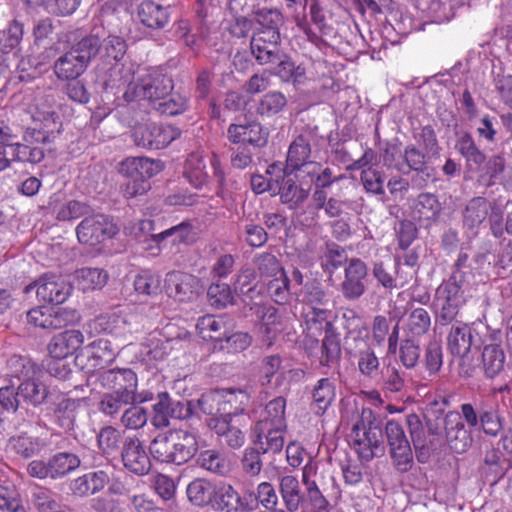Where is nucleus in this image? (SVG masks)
<instances>
[{
	"mask_svg": "<svg viewBox=\"0 0 512 512\" xmlns=\"http://www.w3.org/2000/svg\"><path fill=\"white\" fill-rule=\"evenodd\" d=\"M8 448L18 457L30 459L45 448V442L38 436L21 432L9 438Z\"/></svg>",
	"mask_w": 512,
	"mask_h": 512,
	"instance_id": "obj_30",
	"label": "nucleus"
},
{
	"mask_svg": "<svg viewBox=\"0 0 512 512\" xmlns=\"http://www.w3.org/2000/svg\"><path fill=\"white\" fill-rule=\"evenodd\" d=\"M24 25L17 19L9 21L6 28L0 30V50L9 53L17 48L23 38Z\"/></svg>",
	"mask_w": 512,
	"mask_h": 512,
	"instance_id": "obj_55",
	"label": "nucleus"
},
{
	"mask_svg": "<svg viewBox=\"0 0 512 512\" xmlns=\"http://www.w3.org/2000/svg\"><path fill=\"white\" fill-rule=\"evenodd\" d=\"M180 135L177 127L155 123L137 124L132 130L135 145L150 150L163 149Z\"/></svg>",
	"mask_w": 512,
	"mask_h": 512,
	"instance_id": "obj_14",
	"label": "nucleus"
},
{
	"mask_svg": "<svg viewBox=\"0 0 512 512\" xmlns=\"http://www.w3.org/2000/svg\"><path fill=\"white\" fill-rule=\"evenodd\" d=\"M384 433L393 465L400 473L410 471L414 465L411 444L401 424L394 419L386 422Z\"/></svg>",
	"mask_w": 512,
	"mask_h": 512,
	"instance_id": "obj_9",
	"label": "nucleus"
},
{
	"mask_svg": "<svg viewBox=\"0 0 512 512\" xmlns=\"http://www.w3.org/2000/svg\"><path fill=\"white\" fill-rule=\"evenodd\" d=\"M117 231L113 221L104 214L86 216L76 228L79 242L90 246L98 245L112 238Z\"/></svg>",
	"mask_w": 512,
	"mask_h": 512,
	"instance_id": "obj_15",
	"label": "nucleus"
},
{
	"mask_svg": "<svg viewBox=\"0 0 512 512\" xmlns=\"http://www.w3.org/2000/svg\"><path fill=\"white\" fill-rule=\"evenodd\" d=\"M279 189L281 203L290 209H298L308 199L311 185L308 183L297 184L289 176H285Z\"/></svg>",
	"mask_w": 512,
	"mask_h": 512,
	"instance_id": "obj_32",
	"label": "nucleus"
},
{
	"mask_svg": "<svg viewBox=\"0 0 512 512\" xmlns=\"http://www.w3.org/2000/svg\"><path fill=\"white\" fill-rule=\"evenodd\" d=\"M135 400L136 398L127 394L105 393L99 402V410L106 415L114 416L125 406L133 404Z\"/></svg>",
	"mask_w": 512,
	"mask_h": 512,
	"instance_id": "obj_63",
	"label": "nucleus"
},
{
	"mask_svg": "<svg viewBox=\"0 0 512 512\" xmlns=\"http://www.w3.org/2000/svg\"><path fill=\"white\" fill-rule=\"evenodd\" d=\"M351 438L361 460L368 462L385 454L383 431L364 432L359 430V425H353Z\"/></svg>",
	"mask_w": 512,
	"mask_h": 512,
	"instance_id": "obj_21",
	"label": "nucleus"
},
{
	"mask_svg": "<svg viewBox=\"0 0 512 512\" xmlns=\"http://www.w3.org/2000/svg\"><path fill=\"white\" fill-rule=\"evenodd\" d=\"M222 401L221 389H216L203 393L197 404L199 409L210 418H224Z\"/></svg>",
	"mask_w": 512,
	"mask_h": 512,
	"instance_id": "obj_61",
	"label": "nucleus"
},
{
	"mask_svg": "<svg viewBox=\"0 0 512 512\" xmlns=\"http://www.w3.org/2000/svg\"><path fill=\"white\" fill-rule=\"evenodd\" d=\"M121 459L128 471L139 476L147 475L152 467L142 442L136 436H127L123 439Z\"/></svg>",
	"mask_w": 512,
	"mask_h": 512,
	"instance_id": "obj_20",
	"label": "nucleus"
},
{
	"mask_svg": "<svg viewBox=\"0 0 512 512\" xmlns=\"http://www.w3.org/2000/svg\"><path fill=\"white\" fill-rule=\"evenodd\" d=\"M255 503L246 491L241 495L231 484L220 483L212 508L216 512H251Z\"/></svg>",
	"mask_w": 512,
	"mask_h": 512,
	"instance_id": "obj_19",
	"label": "nucleus"
},
{
	"mask_svg": "<svg viewBox=\"0 0 512 512\" xmlns=\"http://www.w3.org/2000/svg\"><path fill=\"white\" fill-rule=\"evenodd\" d=\"M287 106L286 96L279 91H269L260 99L256 112L263 117H272Z\"/></svg>",
	"mask_w": 512,
	"mask_h": 512,
	"instance_id": "obj_54",
	"label": "nucleus"
},
{
	"mask_svg": "<svg viewBox=\"0 0 512 512\" xmlns=\"http://www.w3.org/2000/svg\"><path fill=\"white\" fill-rule=\"evenodd\" d=\"M423 149L415 144H409L404 148L403 160L410 171L416 173L412 182L419 187H426L429 181L436 179L434 160L440 158V146L436 132L431 125L421 127L420 132L414 135Z\"/></svg>",
	"mask_w": 512,
	"mask_h": 512,
	"instance_id": "obj_1",
	"label": "nucleus"
},
{
	"mask_svg": "<svg viewBox=\"0 0 512 512\" xmlns=\"http://www.w3.org/2000/svg\"><path fill=\"white\" fill-rule=\"evenodd\" d=\"M507 469L508 461L500 451L491 449L485 453L481 472L491 483H496L501 479Z\"/></svg>",
	"mask_w": 512,
	"mask_h": 512,
	"instance_id": "obj_46",
	"label": "nucleus"
},
{
	"mask_svg": "<svg viewBox=\"0 0 512 512\" xmlns=\"http://www.w3.org/2000/svg\"><path fill=\"white\" fill-rule=\"evenodd\" d=\"M87 47H90L89 53L93 59L99 61L96 71L106 74L117 63H119L127 51L126 41L117 35H108L101 39V37L92 31L90 34L84 36Z\"/></svg>",
	"mask_w": 512,
	"mask_h": 512,
	"instance_id": "obj_6",
	"label": "nucleus"
},
{
	"mask_svg": "<svg viewBox=\"0 0 512 512\" xmlns=\"http://www.w3.org/2000/svg\"><path fill=\"white\" fill-rule=\"evenodd\" d=\"M34 288L40 301L53 305L64 303L72 291V286L60 277L47 275L26 286L24 292L29 293Z\"/></svg>",
	"mask_w": 512,
	"mask_h": 512,
	"instance_id": "obj_18",
	"label": "nucleus"
},
{
	"mask_svg": "<svg viewBox=\"0 0 512 512\" xmlns=\"http://www.w3.org/2000/svg\"><path fill=\"white\" fill-rule=\"evenodd\" d=\"M17 390L20 398L35 407L43 404L49 395L48 387L34 376L21 381Z\"/></svg>",
	"mask_w": 512,
	"mask_h": 512,
	"instance_id": "obj_47",
	"label": "nucleus"
},
{
	"mask_svg": "<svg viewBox=\"0 0 512 512\" xmlns=\"http://www.w3.org/2000/svg\"><path fill=\"white\" fill-rule=\"evenodd\" d=\"M108 481L107 473L100 470L76 478L71 482L70 489L74 495L84 497L100 492Z\"/></svg>",
	"mask_w": 512,
	"mask_h": 512,
	"instance_id": "obj_34",
	"label": "nucleus"
},
{
	"mask_svg": "<svg viewBox=\"0 0 512 512\" xmlns=\"http://www.w3.org/2000/svg\"><path fill=\"white\" fill-rule=\"evenodd\" d=\"M506 355L499 344L485 345L481 355L482 368L487 378L499 375L505 366Z\"/></svg>",
	"mask_w": 512,
	"mask_h": 512,
	"instance_id": "obj_40",
	"label": "nucleus"
},
{
	"mask_svg": "<svg viewBox=\"0 0 512 512\" xmlns=\"http://www.w3.org/2000/svg\"><path fill=\"white\" fill-rule=\"evenodd\" d=\"M207 297L210 305L216 309H224L234 303L231 287L221 281L213 282L208 290Z\"/></svg>",
	"mask_w": 512,
	"mask_h": 512,
	"instance_id": "obj_58",
	"label": "nucleus"
},
{
	"mask_svg": "<svg viewBox=\"0 0 512 512\" xmlns=\"http://www.w3.org/2000/svg\"><path fill=\"white\" fill-rule=\"evenodd\" d=\"M442 204L436 195L432 193H421L415 203V212L420 220L436 222L441 214Z\"/></svg>",
	"mask_w": 512,
	"mask_h": 512,
	"instance_id": "obj_49",
	"label": "nucleus"
},
{
	"mask_svg": "<svg viewBox=\"0 0 512 512\" xmlns=\"http://www.w3.org/2000/svg\"><path fill=\"white\" fill-rule=\"evenodd\" d=\"M167 239H171L172 244H191L194 241L191 224L188 222H182L160 233L152 235V240L157 244H160Z\"/></svg>",
	"mask_w": 512,
	"mask_h": 512,
	"instance_id": "obj_51",
	"label": "nucleus"
},
{
	"mask_svg": "<svg viewBox=\"0 0 512 512\" xmlns=\"http://www.w3.org/2000/svg\"><path fill=\"white\" fill-rule=\"evenodd\" d=\"M280 59L272 64L274 66L273 73L279 76L283 81L288 82L293 80L299 82L305 74V69L301 66H296L291 58L285 53L280 54Z\"/></svg>",
	"mask_w": 512,
	"mask_h": 512,
	"instance_id": "obj_60",
	"label": "nucleus"
},
{
	"mask_svg": "<svg viewBox=\"0 0 512 512\" xmlns=\"http://www.w3.org/2000/svg\"><path fill=\"white\" fill-rule=\"evenodd\" d=\"M268 131L257 121L232 123L227 128L226 137L231 144L249 145L262 148L268 142Z\"/></svg>",
	"mask_w": 512,
	"mask_h": 512,
	"instance_id": "obj_17",
	"label": "nucleus"
},
{
	"mask_svg": "<svg viewBox=\"0 0 512 512\" xmlns=\"http://www.w3.org/2000/svg\"><path fill=\"white\" fill-rule=\"evenodd\" d=\"M78 401L65 398L56 404L53 409L52 419L57 428L65 433L72 434L75 430Z\"/></svg>",
	"mask_w": 512,
	"mask_h": 512,
	"instance_id": "obj_33",
	"label": "nucleus"
},
{
	"mask_svg": "<svg viewBox=\"0 0 512 512\" xmlns=\"http://www.w3.org/2000/svg\"><path fill=\"white\" fill-rule=\"evenodd\" d=\"M208 426L219 436L220 442L232 449H238L245 443L242 430L231 424L226 418H209Z\"/></svg>",
	"mask_w": 512,
	"mask_h": 512,
	"instance_id": "obj_31",
	"label": "nucleus"
},
{
	"mask_svg": "<svg viewBox=\"0 0 512 512\" xmlns=\"http://www.w3.org/2000/svg\"><path fill=\"white\" fill-rule=\"evenodd\" d=\"M280 35L264 36L254 33L250 40L251 53L259 65L275 64L283 52L280 49Z\"/></svg>",
	"mask_w": 512,
	"mask_h": 512,
	"instance_id": "obj_24",
	"label": "nucleus"
},
{
	"mask_svg": "<svg viewBox=\"0 0 512 512\" xmlns=\"http://www.w3.org/2000/svg\"><path fill=\"white\" fill-rule=\"evenodd\" d=\"M460 409L466 424L469 427H479L487 436L497 437L504 430L505 419L498 404L488 399L463 403Z\"/></svg>",
	"mask_w": 512,
	"mask_h": 512,
	"instance_id": "obj_4",
	"label": "nucleus"
},
{
	"mask_svg": "<svg viewBox=\"0 0 512 512\" xmlns=\"http://www.w3.org/2000/svg\"><path fill=\"white\" fill-rule=\"evenodd\" d=\"M302 482L305 486L304 503H308L316 512H328L330 503L314 480L303 472Z\"/></svg>",
	"mask_w": 512,
	"mask_h": 512,
	"instance_id": "obj_52",
	"label": "nucleus"
},
{
	"mask_svg": "<svg viewBox=\"0 0 512 512\" xmlns=\"http://www.w3.org/2000/svg\"><path fill=\"white\" fill-rule=\"evenodd\" d=\"M246 494H251V496L254 498V502H256L253 505V510H256L259 504H261L268 510H274L278 512L276 509L278 504V496L271 483L262 482L258 485L256 492L252 490H246Z\"/></svg>",
	"mask_w": 512,
	"mask_h": 512,
	"instance_id": "obj_62",
	"label": "nucleus"
},
{
	"mask_svg": "<svg viewBox=\"0 0 512 512\" xmlns=\"http://www.w3.org/2000/svg\"><path fill=\"white\" fill-rule=\"evenodd\" d=\"M196 328L204 340L223 341L228 332L224 319L212 315L201 317Z\"/></svg>",
	"mask_w": 512,
	"mask_h": 512,
	"instance_id": "obj_48",
	"label": "nucleus"
},
{
	"mask_svg": "<svg viewBox=\"0 0 512 512\" xmlns=\"http://www.w3.org/2000/svg\"><path fill=\"white\" fill-rule=\"evenodd\" d=\"M279 491L288 511L295 512L304 504V493H302L299 481L295 476L281 477Z\"/></svg>",
	"mask_w": 512,
	"mask_h": 512,
	"instance_id": "obj_41",
	"label": "nucleus"
},
{
	"mask_svg": "<svg viewBox=\"0 0 512 512\" xmlns=\"http://www.w3.org/2000/svg\"><path fill=\"white\" fill-rule=\"evenodd\" d=\"M89 48L82 37L58 57L52 67L57 79L60 81L78 79L92 61Z\"/></svg>",
	"mask_w": 512,
	"mask_h": 512,
	"instance_id": "obj_7",
	"label": "nucleus"
},
{
	"mask_svg": "<svg viewBox=\"0 0 512 512\" xmlns=\"http://www.w3.org/2000/svg\"><path fill=\"white\" fill-rule=\"evenodd\" d=\"M368 267L360 258H351L344 269V280L340 284V291L348 301L360 299L366 291Z\"/></svg>",
	"mask_w": 512,
	"mask_h": 512,
	"instance_id": "obj_16",
	"label": "nucleus"
},
{
	"mask_svg": "<svg viewBox=\"0 0 512 512\" xmlns=\"http://www.w3.org/2000/svg\"><path fill=\"white\" fill-rule=\"evenodd\" d=\"M285 428L269 426L267 421H258L254 427V445L262 454L279 453L284 446L283 431Z\"/></svg>",
	"mask_w": 512,
	"mask_h": 512,
	"instance_id": "obj_25",
	"label": "nucleus"
},
{
	"mask_svg": "<svg viewBox=\"0 0 512 512\" xmlns=\"http://www.w3.org/2000/svg\"><path fill=\"white\" fill-rule=\"evenodd\" d=\"M267 291L271 299L280 305H284L290 300V279L286 272L271 278L267 284Z\"/></svg>",
	"mask_w": 512,
	"mask_h": 512,
	"instance_id": "obj_59",
	"label": "nucleus"
},
{
	"mask_svg": "<svg viewBox=\"0 0 512 512\" xmlns=\"http://www.w3.org/2000/svg\"><path fill=\"white\" fill-rule=\"evenodd\" d=\"M406 426L419 463H427L432 453H440L444 442L436 436H428L425 422L420 415L410 413L406 416Z\"/></svg>",
	"mask_w": 512,
	"mask_h": 512,
	"instance_id": "obj_12",
	"label": "nucleus"
},
{
	"mask_svg": "<svg viewBox=\"0 0 512 512\" xmlns=\"http://www.w3.org/2000/svg\"><path fill=\"white\" fill-rule=\"evenodd\" d=\"M50 478L59 479L75 471L81 464L79 456L72 452H58L49 458Z\"/></svg>",
	"mask_w": 512,
	"mask_h": 512,
	"instance_id": "obj_44",
	"label": "nucleus"
},
{
	"mask_svg": "<svg viewBox=\"0 0 512 512\" xmlns=\"http://www.w3.org/2000/svg\"><path fill=\"white\" fill-rule=\"evenodd\" d=\"M447 340L451 354L461 358L465 357L476 345L472 328L462 322L452 325Z\"/></svg>",
	"mask_w": 512,
	"mask_h": 512,
	"instance_id": "obj_28",
	"label": "nucleus"
},
{
	"mask_svg": "<svg viewBox=\"0 0 512 512\" xmlns=\"http://www.w3.org/2000/svg\"><path fill=\"white\" fill-rule=\"evenodd\" d=\"M311 156L310 140L305 134H299L290 144L286 166L282 169L280 164L273 163L268 166L267 174H273L275 170L283 171V176H290L294 171H302L306 174H315L320 169V164L309 161Z\"/></svg>",
	"mask_w": 512,
	"mask_h": 512,
	"instance_id": "obj_8",
	"label": "nucleus"
},
{
	"mask_svg": "<svg viewBox=\"0 0 512 512\" xmlns=\"http://www.w3.org/2000/svg\"><path fill=\"white\" fill-rule=\"evenodd\" d=\"M81 288L85 290L101 289L108 280V273L104 269L84 267L76 271Z\"/></svg>",
	"mask_w": 512,
	"mask_h": 512,
	"instance_id": "obj_56",
	"label": "nucleus"
},
{
	"mask_svg": "<svg viewBox=\"0 0 512 512\" xmlns=\"http://www.w3.org/2000/svg\"><path fill=\"white\" fill-rule=\"evenodd\" d=\"M98 381L103 388L112 393L127 394V396L136 398L137 376L129 368L102 371L98 374Z\"/></svg>",
	"mask_w": 512,
	"mask_h": 512,
	"instance_id": "obj_22",
	"label": "nucleus"
},
{
	"mask_svg": "<svg viewBox=\"0 0 512 512\" xmlns=\"http://www.w3.org/2000/svg\"><path fill=\"white\" fill-rule=\"evenodd\" d=\"M84 336L79 330H66L54 335L47 345L49 356L65 359L83 344Z\"/></svg>",
	"mask_w": 512,
	"mask_h": 512,
	"instance_id": "obj_26",
	"label": "nucleus"
},
{
	"mask_svg": "<svg viewBox=\"0 0 512 512\" xmlns=\"http://www.w3.org/2000/svg\"><path fill=\"white\" fill-rule=\"evenodd\" d=\"M491 204L485 197L471 198L462 212L464 226L469 229L479 227L486 220Z\"/></svg>",
	"mask_w": 512,
	"mask_h": 512,
	"instance_id": "obj_39",
	"label": "nucleus"
},
{
	"mask_svg": "<svg viewBox=\"0 0 512 512\" xmlns=\"http://www.w3.org/2000/svg\"><path fill=\"white\" fill-rule=\"evenodd\" d=\"M341 359V345L338 335L330 322H326L325 336L321 345L320 364L322 366H337Z\"/></svg>",
	"mask_w": 512,
	"mask_h": 512,
	"instance_id": "obj_37",
	"label": "nucleus"
},
{
	"mask_svg": "<svg viewBox=\"0 0 512 512\" xmlns=\"http://www.w3.org/2000/svg\"><path fill=\"white\" fill-rule=\"evenodd\" d=\"M27 322L44 330H57L80 321L75 309L37 306L26 313Z\"/></svg>",
	"mask_w": 512,
	"mask_h": 512,
	"instance_id": "obj_13",
	"label": "nucleus"
},
{
	"mask_svg": "<svg viewBox=\"0 0 512 512\" xmlns=\"http://www.w3.org/2000/svg\"><path fill=\"white\" fill-rule=\"evenodd\" d=\"M218 485L204 478H196L187 486L186 493L189 501L196 506H207L214 502Z\"/></svg>",
	"mask_w": 512,
	"mask_h": 512,
	"instance_id": "obj_35",
	"label": "nucleus"
},
{
	"mask_svg": "<svg viewBox=\"0 0 512 512\" xmlns=\"http://www.w3.org/2000/svg\"><path fill=\"white\" fill-rule=\"evenodd\" d=\"M198 440L186 430H168L155 436L149 445L153 459L160 463L183 465L196 456Z\"/></svg>",
	"mask_w": 512,
	"mask_h": 512,
	"instance_id": "obj_3",
	"label": "nucleus"
},
{
	"mask_svg": "<svg viewBox=\"0 0 512 512\" xmlns=\"http://www.w3.org/2000/svg\"><path fill=\"white\" fill-rule=\"evenodd\" d=\"M168 9L154 1L145 0L137 7V17L149 29H162L170 19Z\"/></svg>",
	"mask_w": 512,
	"mask_h": 512,
	"instance_id": "obj_29",
	"label": "nucleus"
},
{
	"mask_svg": "<svg viewBox=\"0 0 512 512\" xmlns=\"http://www.w3.org/2000/svg\"><path fill=\"white\" fill-rule=\"evenodd\" d=\"M222 413L224 418L231 420V416L244 412L249 404L250 396L242 389H221Z\"/></svg>",
	"mask_w": 512,
	"mask_h": 512,
	"instance_id": "obj_43",
	"label": "nucleus"
},
{
	"mask_svg": "<svg viewBox=\"0 0 512 512\" xmlns=\"http://www.w3.org/2000/svg\"><path fill=\"white\" fill-rule=\"evenodd\" d=\"M173 87V80L170 77L157 73L148 74L137 81L130 82L123 94V99L127 103L147 102L152 108L156 102L163 100L164 96H169Z\"/></svg>",
	"mask_w": 512,
	"mask_h": 512,
	"instance_id": "obj_5",
	"label": "nucleus"
},
{
	"mask_svg": "<svg viewBox=\"0 0 512 512\" xmlns=\"http://www.w3.org/2000/svg\"><path fill=\"white\" fill-rule=\"evenodd\" d=\"M428 436H436L442 441L445 435V444L458 454L466 452L473 443L471 431L466 427L462 413L449 411L446 414L443 409L437 408L434 403L423 415Z\"/></svg>",
	"mask_w": 512,
	"mask_h": 512,
	"instance_id": "obj_2",
	"label": "nucleus"
},
{
	"mask_svg": "<svg viewBox=\"0 0 512 512\" xmlns=\"http://www.w3.org/2000/svg\"><path fill=\"white\" fill-rule=\"evenodd\" d=\"M465 299L455 274L441 284L436 290L435 306L436 321L440 325L452 323L458 315L460 306Z\"/></svg>",
	"mask_w": 512,
	"mask_h": 512,
	"instance_id": "obj_10",
	"label": "nucleus"
},
{
	"mask_svg": "<svg viewBox=\"0 0 512 512\" xmlns=\"http://www.w3.org/2000/svg\"><path fill=\"white\" fill-rule=\"evenodd\" d=\"M161 164L146 157L128 158L122 162V172L126 176L138 177L149 181L151 177L159 173Z\"/></svg>",
	"mask_w": 512,
	"mask_h": 512,
	"instance_id": "obj_38",
	"label": "nucleus"
},
{
	"mask_svg": "<svg viewBox=\"0 0 512 512\" xmlns=\"http://www.w3.org/2000/svg\"><path fill=\"white\" fill-rule=\"evenodd\" d=\"M455 149L465 159L471 171H478L486 161V155L476 145L472 135L467 131L456 133Z\"/></svg>",
	"mask_w": 512,
	"mask_h": 512,
	"instance_id": "obj_27",
	"label": "nucleus"
},
{
	"mask_svg": "<svg viewBox=\"0 0 512 512\" xmlns=\"http://www.w3.org/2000/svg\"><path fill=\"white\" fill-rule=\"evenodd\" d=\"M285 409L286 399L282 396L276 397L266 404L259 421H267L269 426L286 428Z\"/></svg>",
	"mask_w": 512,
	"mask_h": 512,
	"instance_id": "obj_57",
	"label": "nucleus"
},
{
	"mask_svg": "<svg viewBox=\"0 0 512 512\" xmlns=\"http://www.w3.org/2000/svg\"><path fill=\"white\" fill-rule=\"evenodd\" d=\"M253 16V22L260 26L257 33H263L264 36L280 35V27L284 24V16L278 8H258Z\"/></svg>",
	"mask_w": 512,
	"mask_h": 512,
	"instance_id": "obj_36",
	"label": "nucleus"
},
{
	"mask_svg": "<svg viewBox=\"0 0 512 512\" xmlns=\"http://www.w3.org/2000/svg\"><path fill=\"white\" fill-rule=\"evenodd\" d=\"M198 286L197 277L182 271H171L164 280L167 295L180 302L190 300L197 293Z\"/></svg>",
	"mask_w": 512,
	"mask_h": 512,
	"instance_id": "obj_23",
	"label": "nucleus"
},
{
	"mask_svg": "<svg viewBox=\"0 0 512 512\" xmlns=\"http://www.w3.org/2000/svg\"><path fill=\"white\" fill-rule=\"evenodd\" d=\"M348 261L347 253L343 247L334 242L326 243L325 251L321 257V266L324 271L332 275L344 263L348 264Z\"/></svg>",
	"mask_w": 512,
	"mask_h": 512,
	"instance_id": "obj_53",
	"label": "nucleus"
},
{
	"mask_svg": "<svg viewBox=\"0 0 512 512\" xmlns=\"http://www.w3.org/2000/svg\"><path fill=\"white\" fill-rule=\"evenodd\" d=\"M50 142L48 130L27 127L22 133L21 140L17 139L13 160L32 165L39 164L45 158L43 145Z\"/></svg>",
	"mask_w": 512,
	"mask_h": 512,
	"instance_id": "obj_11",
	"label": "nucleus"
},
{
	"mask_svg": "<svg viewBox=\"0 0 512 512\" xmlns=\"http://www.w3.org/2000/svg\"><path fill=\"white\" fill-rule=\"evenodd\" d=\"M195 463L200 468L219 476H226L230 472V465L227 458L214 449L201 451L197 455Z\"/></svg>",
	"mask_w": 512,
	"mask_h": 512,
	"instance_id": "obj_45",
	"label": "nucleus"
},
{
	"mask_svg": "<svg viewBox=\"0 0 512 512\" xmlns=\"http://www.w3.org/2000/svg\"><path fill=\"white\" fill-rule=\"evenodd\" d=\"M82 357H86L88 361L91 362L90 366L92 368L101 369L114 360L115 352L111 348L110 342L108 340L99 339L93 342L90 348L85 351V353L77 355L76 361L80 360Z\"/></svg>",
	"mask_w": 512,
	"mask_h": 512,
	"instance_id": "obj_42",
	"label": "nucleus"
},
{
	"mask_svg": "<svg viewBox=\"0 0 512 512\" xmlns=\"http://www.w3.org/2000/svg\"><path fill=\"white\" fill-rule=\"evenodd\" d=\"M253 264L255 272L260 278H273L285 272L281 261L270 252L256 254L253 258Z\"/></svg>",
	"mask_w": 512,
	"mask_h": 512,
	"instance_id": "obj_50",
	"label": "nucleus"
},
{
	"mask_svg": "<svg viewBox=\"0 0 512 512\" xmlns=\"http://www.w3.org/2000/svg\"><path fill=\"white\" fill-rule=\"evenodd\" d=\"M312 396L318 409L317 413H324L335 397L332 382L328 378L320 379L313 390Z\"/></svg>",
	"mask_w": 512,
	"mask_h": 512,
	"instance_id": "obj_64",
	"label": "nucleus"
}]
</instances>
